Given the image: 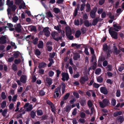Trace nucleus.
Segmentation results:
<instances>
[{"instance_id": "nucleus-1", "label": "nucleus", "mask_w": 124, "mask_h": 124, "mask_svg": "<svg viewBox=\"0 0 124 124\" xmlns=\"http://www.w3.org/2000/svg\"><path fill=\"white\" fill-rule=\"evenodd\" d=\"M99 103L100 106L102 108H104L109 104V101L107 99H103L102 101L100 102Z\"/></svg>"}, {"instance_id": "nucleus-2", "label": "nucleus", "mask_w": 124, "mask_h": 124, "mask_svg": "<svg viewBox=\"0 0 124 124\" xmlns=\"http://www.w3.org/2000/svg\"><path fill=\"white\" fill-rule=\"evenodd\" d=\"M13 4V2L12 1H10L9 0H7V4L9 6L7 10L8 12V16L9 18H10L11 17L10 16V9L9 8L12 7V5Z\"/></svg>"}, {"instance_id": "nucleus-3", "label": "nucleus", "mask_w": 124, "mask_h": 124, "mask_svg": "<svg viewBox=\"0 0 124 124\" xmlns=\"http://www.w3.org/2000/svg\"><path fill=\"white\" fill-rule=\"evenodd\" d=\"M51 35L52 38L55 40L58 41L62 39V37H56L58 36V33L54 31L51 32Z\"/></svg>"}, {"instance_id": "nucleus-4", "label": "nucleus", "mask_w": 124, "mask_h": 124, "mask_svg": "<svg viewBox=\"0 0 124 124\" xmlns=\"http://www.w3.org/2000/svg\"><path fill=\"white\" fill-rule=\"evenodd\" d=\"M109 32L112 38L115 39L117 38V34L116 32L112 31V29L110 28L109 30Z\"/></svg>"}, {"instance_id": "nucleus-5", "label": "nucleus", "mask_w": 124, "mask_h": 124, "mask_svg": "<svg viewBox=\"0 0 124 124\" xmlns=\"http://www.w3.org/2000/svg\"><path fill=\"white\" fill-rule=\"evenodd\" d=\"M24 108H26L27 111H31L33 108L32 105L31 104H29L28 103H25L23 107Z\"/></svg>"}, {"instance_id": "nucleus-6", "label": "nucleus", "mask_w": 124, "mask_h": 124, "mask_svg": "<svg viewBox=\"0 0 124 124\" xmlns=\"http://www.w3.org/2000/svg\"><path fill=\"white\" fill-rule=\"evenodd\" d=\"M62 80L63 81L68 80L69 78V75L67 73L62 72Z\"/></svg>"}, {"instance_id": "nucleus-7", "label": "nucleus", "mask_w": 124, "mask_h": 124, "mask_svg": "<svg viewBox=\"0 0 124 124\" xmlns=\"http://www.w3.org/2000/svg\"><path fill=\"white\" fill-rule=\"evenodd\" d=\"M46 45L47 49L49 52H51L52 49V42L51 41L48 42L46 43Z\"/></svg>"}, {"instance_id": "nucleus-8", "label": "nucleus", "mask_w": 124, "mask_h": 124, "mask_svg": "<svg viewBox=\"0 0 124 124\" xmlns=\"http://www.w3.org/2000/svg\"><path fill=\"white\" fill-rule=\"evenodd\" d=\"M43 32L45 35L47 37L49 36L50 33L49 31V28L46 27L44 28Z\"/></svg>"}, {"instance_id": "nucleus-9", "label": "nucleus", "mask_w": 124, "mask_h": 124, "mask_svg": "<svg viewBox=\"0 0 124 124\" xmlns=\"http://www.w3.org/2000/svg\"><path fill=\"white\" fill-rule=\"evenodd\" d=\"M96 11L97 8H94L90 12V15L92 18H93L95 17V13Z\"/></svg>"}, {"instance_id": "nucleus-10", "label": "nucleus", "mask_w": 124, "mask_h": 124, "mask_svg": "<svg viewBox=\"0 0 124 124\" xmlns=\"http://www.w3.org/2000/svg\"><path fill=\"white\" fill-rule=\"evenodd\" d=\"M88 80V78L87 76H85L81 78L80 79V82L82 84H84L85 82L87 81Z\"/></svg>"}, {"instance_id": "nucleus-11", "label": "nucleus", "mask_w": 124, "mask_h": 124, "mask_svg": "<svg viewBox=\"0 0 124 124\" xmlns=\"http://www.w3.org/2000/svg\"><path fill=\"white\" fill-rule=\"evenodd\" d=\"M15 27L16 30L17 32H20L21 31L22 28L20 23H19L15 25Z\"/></svg>"}, {"instance_id": "nucleus-12", "label": "nucleus", "mask_w": 124, "mask_h": 124, "mask_svg": "<svg viewBox=\"0 0 124 124\" xmlns=\"http://www.w3.org/2000/svg\"><path fill=\"white\" fill-rule=\"evenodd\" d=\"M6 37V36H3L0 38V43L3 44L6 43L7 42Z\"/></svg>"}, {"instance_id": "nucleus-13", "label": "nucleus", "mask_w": 124, "mask_h": 124, "mask_svg": "<svg viewBox=\"0 0 124 124\" xmlns=\"http://www.w3.org/2000/svg\"><path fill=\"white\" fill-rule=\"evenodd\" d=\"M101 92L104 94H107L108 93V91L107 89L104 87H102L100 88Z\"/></svg>"}, {"instance_id": "nucleus-14", "label": "nucleus", "mask_w": 124, "mask_h": 124, "mask_svg": "<svg viewBox=\"0 0 124 124\" xmlns=\"http://www.w3.org/2000/svg\"><path fill=\"white\" fill-rule=\"evenodd\" d=\"M27 77L26 76L22 75L20 78V80L21 82L23 83H25L27 80Z\"/></svg>"}, {"instance_id": "nucleus-15", "label": "nucleus", "mask_w": 124, "mask_h": 124, "mask_svg": "<svg viewBox=\"0 0 124 124\" xmlns=\"http://www.w3.org/2000/svg\"><path fill=\"white\" fill-rule=\"evenodd\" d=\"M55 93L57 97L60 96L61 94V89L60 88H57L55 90Z\"/></svg>"}, {"instance_id": "nucleus-16", "label": "nucleus", "mask_w": 124, "mask_h": 124, "mask_svg": "<svg viewBox=\"0 0 124 124\" xmlns=\"http://www.w3.org/2000/svg\"><path fill=\"white\" fill-rule=\"evenodd\" d=\"M66 35H71L72 34V32L69 26L66 27Z\"/></svg>"}, {"instance_id": "nucleus-17", "label": "nucleus", "mask_w": 124, "mask_h": 124, "mask_svg": "<svg viewBox=\"0 0 124 124\" xmlns=\"http://www.w3.org/2000/svg\"><path fill=\"white\" fill-rule=\"evenodd\" d=\"M54 28L55 30H57L59 33L61 32L62 31L61 26L60 24L54 26Z\"/></svg>"}, {"instance_id": "nucleus-18", "label": "nucleus", "mask_w": 124, "mask_h": 124, "mask_svg": "<svg viewBox=\"0 0 124 124\" xmlns=\"http://www.w3.org/2000/svg\"><path fill=\"white\" fill-rule=\"evenodd\" d=\"M117 119L118 122L122 123L124 121V118L122 116H120L117 117Z\"/></svg>"}, {"instance_id": "nucleus-19", "label": "nucleus", "mask_w": 124, "mask_h": 124, "mask_svg": "<svg viewBox=\"0 0 124 124\" xmlns=\"http://www.w3.org/2000/svg\"><path fill=\"white\" fill-rule=\"evenodd\" d=\"M64 111L66 112H68L70 111L71 109V105H67L64 108Z\"/></svg>"}, {"instance_id": "nucleus-20", "label": "nucleus", "mask_w": 124, "mask_h": 124, "mask_svg": "<svg viewBox=\"0 0 124 124\" xmlns=\"http://www.w3.org/2000/svg\"><path fill=\"white\" fill-rule=\"evenodd\" d=\"M99 20V17H98L96 18L93 21L92 23V25L94 26L96 25L97 23Z\"/></svg>"}, {"instance_id": "nucleus-21", "label": "nucleus", "mask_w": 124, "mask_h": 124, "mask_svg": "<svg viewBox=\"0 0 124 124\" xmlns=\"http://www.w3.org/2000/svg\"><path fill=\"white\" fill-rule=\"evenodd\" d=\"M7 25L10 31H13L14 30V29L13 28V26L11 23H8L7 24Z\"/></svg>"}, {"instance_id": "nucleus-22", "label": "nucleus", "mask_w": 124, "mask_h": 124, "mask_svg": "<svg viewBox=\"0 0 124 124\" xmlns=\"http://www.w3.org/2000/svg\"><path fill=\"white\" fill-rule=\"evenodd\" d=\"M43 42L42 41H39V43L38 45V47L40 48H42L43 47Z\"/></svg>"}, {"instance_id": "nucleus-23", "label": "nucleus", "mask_w": 124, "mask_h": 124, "mask_svg": "<svg viewBox=\"0 0 124 124\" xmlns=\"http://www.w3.org/2000/svg\"><path fill=\"white\" fill-rule=\"evenodd\" d=\"M28 29L29 30L31 31H36V27L34 26H31L28 27Z\"/></svg>"}, {"instance_id": "nucleus-24", "label": "nucleus", "mask_w": 124, "mask_h": 124, "mask_svg": "<svg viewBox=\"0 0 124 124\" xmlns=\"http://www.w3.org/2000/svg\"><path fill=\"white\" fill-rule=\"evenodd\" d=\"M84 25L87 27H89L92 25L91 23H90L88 20L85 21L84 22Z\"/></svg>"}, {"instance_id": "nucleus-25", "label": "nucleus", "mask_w": 124, "mask_h": 124, "mask_svg": "<svg viewBox=\"0 0 124 124\" xmlns=\"http://www.w3.org/2000/svg\"><path fill=\"white\" fill-rule=\"evenodd\" d=\"M113 26L114 27V30L116 31H118V30H120L121 29V27L115 24H114Z\"/></svg>"}, {"instance_id": "nucleus-26", "label": "nucleus", "mask_w": 124, "mask_h": 124, "mask_svg": "<svg viewBox=\"0 0 124 124\" xmlns=\"http://www.w3.org/2000/svg\"><path fill=\"white\" fill-rule=\"evenodd\" d=\"M46 17L47 18H52L53 17V15L50 11L47 12L46 13Z\"/></svg>"}, {"instance_id": "nucleus-27", "label": "nucleus", "mask_w": 124, "mask_h": 124, "mask_svg": "<svg viewBox=\"0 0 124 124\" xmlns=\"http://www.w3.org/2000/svg\"><path fill=\"white\" fill-rule=\"evenodd\" d=\"M13 53V55L15 58H17L20 54V52L18 51L14 52Z\"/></svg>"}, {"instance_id": "nucleus-28", "label": "nucleus", "mask_w": 124, "mask_h": 124, "mask_svg": "<svg viewBox=\"0 0 124 124\" xmlns=\"http://www.w3.org/2000/svg\"><path fill=\"white\" fill-rule=\"evenodd\" d=\"M46 65V64L45 63L42 62L38 66V67L39 68H43L45 67Z\"/></svg>"}, {"instance_id": "nucleus-29", "label": "nucleus", "mask_w": 124, "mask_h": 124, "mask_svg": "<svg viewBox=\"0 0 124 124\" xmlns=\"http://www.w3.org/2000/svg\"><path fill=\"white\" fill-rule=\"evenodd\" d=\"M122 113L121 111L117 112L114 113L113 116L114 117H116L118 116L121 115Z\"/></svg>"}, {"instance_id": "nucleus-30", "label": "nucleus", "mask_w": 124, "mask_h": 124, "mask_svg": "<svg viewBox=\"0 0 124 124\" xmlns=\"http://www.w3.org/2000/svg\"><path fill=\"white\" fill-rule=\"evenodd\" d=\"M81 34V32L80 31L77 30L75 33V36L76 38H78L80 35Z\"/></svg>"}, {"instance_id": "nucleus-31", "label": "nucleus", "mask_w": 124, "mask_h": 124, "mask_svg": "<svg viewBox=\"0 0 124 124\" xmlns=\"http://www.w3.org/2000/svg\"><path fill=\"white\" fill-rule=\"evenodd\" d=\"M46 81L48 84L50 85L52 83V80L50 78H46Z\"/></svg>"}, {"instance_id": "nucleus-32", "label": "nucleus", "mask_w": 124, "mask_h": 124, "mask_svg": "<svg viewBox=\"0 0 124 124\" xmlns=\"http://www.w3.org/2000/svg\"><path fill=\"white\" fill-rule=\"evenodd\" d=\"M80 55L78 54H75L73 57V59L75 60H77L80 58Z\"/></svg>"}, {"instance_id": "nucleus-33", "label": "nucleus", "mask_w": 124, "mask_h": 124, "mask_svg": "<svg viewBox=\"0 0 124 124\" xmlns=\"http://www.w3.org/2000/svg\"><path fill=\"white\" fill-rule=\"evenodd\" d=\"M124 69V65L122 64L120 65L118 68V70L120 72L122 71Z\"/></svg>"}, {"instance_id": "nucleus-34", "label": "nucleus", "mask_w": 124, "mask_h": 124, "mask_svg": "<svg viewBox=\"0 0 124 124\" xmlns=\"http://www.w3.org/2000/svg\"><path fill=\"white\" fill-rule=\"evenodd\" d=\"M53 11L56 14H58L60 12V10L59 8H54Z\"/></svg>"}, {"instance_id": "nucleus-35", "label": "nucleus", "mask_w": 124, "mask_h": 124, "mask_svg": "<svg viewBox=\"0 0 124 124\" xmlns=\"http://www.w3.org/2000/svg\"><path fill=\"white\" fill-rule=\"evenodd\" d=\"M6 102L5 101H3L1 103V108H4L6 107Z\"/></svg>"}, {"instance_id": "nucleus-36", "label": "nucleus", "mask_w": 124, "mask_h": 124, "mask_svg": "<svg viewBox=\"0 0 124 124\" xmlns=\"http://www.w3.org/2000/svg\"><path fill=\"white\" fill-rule=\"evenodd\" d=\"M101 70L100 68L97 69L95 71V73L97 75L101 73Z\"/></svg>"}, {"instance_id": "nucleus-37", "label": "nucleus", "mask_w": 124, "mask_h": 124, "mask_svg": "<svg viewBox=\"0 0 124 124\" xmlns=\"http://www.w3.org/2000/svg\"><path fill=\"white\" fill-rule=\"evenodd\" d=\"M86 11L87 12H89L90 10V5L88 3L86 5Z\"/></svg>"}, {"instance_id": "nucleus-38", "label": "nucleus", "mask_w": 124, "mask_h": 124, "mask_svg": "<svg viewBox=\"0 0 124 124\" xmlns=\"http://www.w3.org/2000/svg\"><path fill=\"white\" fill-rule=\"evenodd\" d=\"M30 115L32 118H34L36 116V112L34 111H32L31 112Z\"/></svg>"}, {"instance_id": "nucleus-39", "label": "nucleus", "mask_w": 124, "mask_h": 124, "mask_svg": "<svg viewBox=\"0 0 124 124\" xmlns=\"http://www.w3.org/2000/svg\"><path fill=\"white\" fill-rule=\"evenodd\" d=\"M35 54L38 56H39L41 54L40 51L38 49H36L35 50Z\"/></svg>"}, {"instance_id": "nucleus-40", "label": "nucleus", "mask_w": 124, "mask_h": 124, "mask_svg": "<svg viewBox=\"0 0 124 124\" xmlns=\"http://www.w3.org/2000/svg\"><path fill=\"white\" fill-rule=\"evenodd\" d=\"M97 63L96 62H94L93 64V65L91 67V68L93 70H94L96 67Z\"/></svg>"}, {"instance_id": "nucleus-41", "label": "nucleus", "mask_w": 124, "mask_h": 124, "mask_svg": "<svg viewBox=\"0 0 124 124\" xmlns=\"http://www.w3.org/2000/svg\"><path fill=\"white\" fill-rule=\"evenodd\" d=\"M97 81L99 83L102 82L103 80V78L100 76L98 77L97 78Z\"/></svg>"}, {"instance_id": "nucleus-42", "label": "nucleus", "mask_w": 124, "mask_h": 124, "mask_svg": "<svg viewBox=\"0 0 124 124\" xmlns=\"http://www.w3.org/2000/svg\"><path fill=\"white\" fill-rule=\"evenodd\" d=\"M12 20L13 22L16 23L18 20V18L17 16H14L12 18Z\"/></svg>"}, {"instance_id": "nucleus-43", "label": "nucleus", "mask_w": 124, "mask_h": 124, "mask_svg": "<svg viewBox=\"0 0 124 124\" xmlns=\"http://www.w3.org/2000/svg\"><path fill=\"white\" fill-rule=\"evenodd\" d=\"M12 69L14 71H16L17 70V67L16 65L15 64H13L12 66Z\"/></svg>"}, {"instance_id": "nucleus-44", "label": "nucleus", "mask_w": 124, "mask_h": 124, "mask_svg": "<svg viewBox=\"0 0 124 124\" xmlns=\"http://www.w3.org/2000/svg\"><path fill=\"white\" fill-rule=\"evenodd\" d=\"M54 74V72L52 70H50L48 73V75L50 77L53 76Z\"/></svg>"}, {"instance_id": "nucleus-45", "label": "nucleus", "mask_w": 124, "mask_h": 124, "mask_svg": "<svg viewBox=\"0 0 124 124\" xmlns=\"http://www.w3.org/2000/svg\"><path fill=\"white\" fill-rule=\"evenodd\" d=\"M21 62V60L20 59H15L14 61V63L16 64H18L20 63Z\"/></svg>"}, {"instance_id": "nucleus-46", "label": "nucleus", "mask_w": 124, "mask_h": 124, "mask_svg": "<svg viewBox=\"0 0 124 124\" xmlns=\"http://www.w3.org/2000/svg\"><path fill=\"white\" fill-rule=\"evenodd\" d=\"M1 97L2 98L3 100H4L6 98V96L5 95V92H2V93Z\"/></svg>"}, {"instance_id": "nucleus-47", "label": "nucleus", "mask_w": 124, "mask_h": 124, "mask_svg": "<svg viewBox=\"0 0 124 124\" xmlns=\"http://www.w3.org/2000/svg\"><path fill=\"white\" fill-rule=\"evenodd\" d=\"M17 96L18 95L17 94H16L13 97V99L12 100V101L13 102H15L16 101Z\"/></svg>"}, {"instance_id": "nucleus-48", "label": "nucleus", "mask_w": 124, "mask_h": 124, "mask_svg": "<svg viewBox=\"0 0 124 124\" xmlns=\"http://www.w3.org/2000/svg\"><path fill=\"white\" fill-rule=\"evenodd\" d=\"M8 107L10 110L13 109L14 108V104L12 103H10Z\"/></svg>"}, {"instance_id": "nucleus-49", "label": "nucleus", "mask_w": 124, "mask_h": 124, "mask_svg": "<svg viewBox=\"0 0 124 124\" xmlns=\"http://www.w3.org/2000/svg\"><path fill=\"white\" fill-rule=\"evenodd\" d=\"M37 114L39 116H41L43 114L42 111L41 110H38L37 111Z\"/></svg>"}, {"instance_id": "nucleus-50", "label": "nucleus", "mask_w": 124, "mask_h": 124, "mask_svg": "<svg viewBox=\"0 0 124 124\" xmlns=\"http://www.w3.org/2000/svg\"><path fill=\"white\" fill-rule=\"evenodd\" d=\"M70 94L69 93H67L66 94V95L64 96V97L63 98V100H66L68 98L70 95Z\"/></svg>"}, {"instance_id": "nucleus-51", "label": "nucleus", "mask_w": 124, "mask_h": 124, "mask_svg": "<svg viewBox=\"0 0 124 124\" xmlns=\"http://www.w3.org/2000/svg\"><path fill=\"white\" fill-rule=\"evenodd\" d=\"M73 95L77 98H79V95L78 93L74 92L73 93Z\"/></svg>"}, {"instance_id": "nucleus-52", "label": "nucleus", "mask_w": 124, "mask_h": 124, "mask_svg": "<svg viewBox=\"0 0 124 124\" xmlns=\"http://www.w3.org/2000/svg\"><path fill=\"white\" fill-rule=\"evenodd\" d=\"M87 104L89 107H91L93 106V103L90 100L88 101L87 102Z\"/></svg>"}, {"instance_id": "nucleus-53", "label": "nucleus", "mask_w": 124, "mask_h": 124, "mask_svg": "<svg viewBox=\"0 0 124 124\" xmlns=\"http://www.w3.org/2000/svg\"><path fill=\"white\" fill-rule=\"evenodd\" d=\"M69 69L70 74H73V72L72 67L70 66H69Z\"/></svg>"}, {"instance_id": "nucleus-54", "label": "nucleus", "mask_w": 124, "mask_h": 124, "mask_svg": "<svg viewBox=\"0 0 124 124\" xmlns=\"http://www.w3.org/2000/svg\"><path fill=\"white\" fill-rule=\"evenodd\" d=\"M109 18L111 19L115 20L116 19L114 16V15L112 14L111 13H110L109 15Z\"/></svg>"}, {"instance_id": "nucleus-55", "label": "nucleus", "mask_w": 124, "mask_h": 124, "mask_svg": "<svg viewBox=\"0 0 124 124\" xmlns=\"http://www.w3.org/2000/svg\"><path fill=\"white\" fill-rule=\"evenodd\" d=\"M51 108H52V111L53 112H54L55 110V109L54 107V105L52 104L51 106H50Z\"/></svg>"}, {"instance_id": "nucleus-56", "label": "nucleus", "mask_w": 124, "mask_h": 124, "mask_svg": "<svg viewBox=\"0 0 124 124\" xmlns=\"http://www.w3.org/2000/svg\"><path fill=\"white\" fill-rule=\"evenodd\" d=\"M116 103V101L114 99H112L111 101V104L113 106L115 105Z\"/></svg>"}, {"instance_id": "nucleus-57", "label": "nucleus", "mask_w": 124, "mask_h": 124, "mask_svg": "<svg viewBox=\"0 0 124 124\" xmlns=\"http://www.w3.org/2000/svg\"><path fill=\"white\" fill-rule=\"evenodd\" d=\"M23 87H18L17 89V92L18 93H21L23 91Z\"/></svg>"}, {"instance_id": "nucleus-58", "label": "nucleus", "mask_w": 124, "mask_h": 124, "mask_svg": "<svg viewBox=\"0 0 124 124\" xmlns=\"http://www.w3.org/2000/svg\"><path fill=\"white\" fill-rule=\"evenodd\" d=\"M86 102L85 101V100L82 101L80 102V104L82 106H84L85 105V104Z\"/></svg>"}, {"instance_id": "nucleus-59", "label": "nucleus", "mask_w": 124, "mask_h": 124, "mask_svg": "<svg viewBox=\"0 0 124 124\" xmlns=\"http://www.w3.org/2000/svg\"><path fill=\"white\" fill-rule=\"evenodd\" d=\"M44 70L40 69L39 70V72L40 74H44Z\"/></svg>"}, {"instance_id": "nucleus-60", "label": "nucleus", "mask_w": 124, "mask_h": 124, "mask_svg": "<svg viewBox=\"0 0 124 124\" xmlns=\"http://www.w3.org/2000/svg\"><path fill=\"white\" fill-rule=\"evenodd\" d=\"M77 113V109L76 108H74L72 112V114L73 115L75 116L76 115Z\"/></svg>"}, {"instance_id": "nucleus-61", "label": "nucleus", "mask_w": 124, "mask_h": 124, "mask_svg": "<svg viewBox=\"0 0 124 124\" xmlns=\"http://www.w3.org/2000/svg\"><path fill=\"white\" fill-rule=\"evenodd\" d=\"M80 76V74L78 72L77 74L74 75L73 76L74 78H78Z\"/></svg>"}, {"instance_id": "nucleus-62", "label": "nucleus", "mask_w": 124, "mask_h": 124, "mask_svg": "<svg viewBox=\"0 0 124 124\" xmlns=\"http://www.w3.org/2000/svg\"><path fill=\"white\" fill-rule=\"evenodd\" d=\"M106 68L107 69V70L110 71L112 69V66L111 65H108L106 67Z\"/></svg>"}, {"instance_id": "nucleus-63", "label": "nucleus", "mask_w": 124, "mask_h": 124, "mask_svg": "<svg viewBox=\"0 0 124 124\" xmlns=\"http://www.w3.org/2000/svg\"><path fill=\"white\" fill-rule=\"evenodd\" d=\"M85 6V4L83 3L81 5L80 10L81 11L83 10Z\"/></svg>"}, {"instance_id": "nucleus-64", "label": "nucleus", "mask_w": 124, "mask_h": 124, "mask_svg": "<svg viewBox=\"0 0 124 124\" xmlns=\"http://www.w3.org/2000/svg\"><path fill=\"white\" fill-rule=\"evenodd\" d=\"M45 92L42 90H41L39 92V94L41 96L44 95L45 94Z\"/></svg>"}]
</instances>
